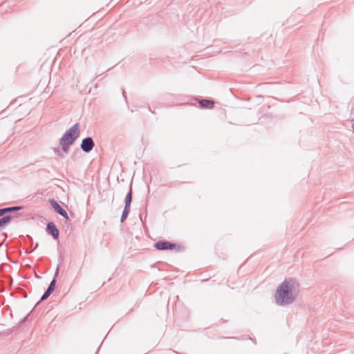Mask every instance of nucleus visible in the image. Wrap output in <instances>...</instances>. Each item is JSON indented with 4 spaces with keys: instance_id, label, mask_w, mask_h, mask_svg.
I'll return each instance as SVG.
<instances>
[{
    "instance_id": "1",
    "label": "nucleus",
    "mask_w": 354,
    "mask_h": 354,
    "mask_svg": "<svg viewBox=\"0 0 354 354\" xmlns=\"http://www.w3.org/2000/svg\"><path fill=\"white\" fill-rule=\"evenodd\" d=\"M297 295V284L292 279L285 280L277 289L275 301L279 306L294 302Z\"/></svg>"
},
{
    "instance_id": "2",
    "label": "nucleus",
    "mask_w": 354,
    "mask_h": 354,
    "mask_svg": "<svg viewBox=\"0 0 354 354\" xmlns=\"http://www.w3.org/2000/svg\"><path fill=\"white\" fill-rule=\"evenodd\" d=\"M80 131L79 123H75L64 133L59 140V145L62 147V150L66 153H68L70 146L73 145L75 141L80 136Z\"/></svg>"
},
{
    "instance_id": "3",
    "label": "nucleus",
    "mask_w": 354,
    "mask_h": 354,
    "mask_svg": "<svg viewBox=\"0 0 354 354\" xmlns=\"http://www.w3.org/2000/svg\"><path fill=\"white\" fill-rule=\"evenodd\" d=\"M58 272H59V266L57 267L54 279L51 281L47 290L45 291V292L41 296L40 301L46 300L50 295V294L54 291L55 288V284H56L55 277L57 276Z\"/></svg>"
},
{
    "instance_id": "4",
    "label": "nucleus",
    "mask_w": 354,
    "mask_h": 354,
    "mask_svg": "<svg viewBox=\"0 0 354 354\" xmlns=\"http://www.w3.org/2000/svg\"><path fill=\"white\" fill-rule=\"evenodd\" d=\"M95 147V143L91 137H86L83 139L80 145L82 150L86 153L91 151Z\"/></svg>"
},
{
    "instance_id": "5",
    "label": "nucleus",
    "mask_w": 354,
    "mask_h": 354,
    "mask_svg": "<svg viewBox=\"0 0 354 354\" xmlns=\"http://www.w3.org/2000/svg\"><path fill=\"white\" fill-rule=\"evenodd\" d=\"M156 249L159 250H173L176 248V245L169 241H158L154 244Z\"/></svg>"
},
{
    "instance_id": "6",
    "label": "nucleus",
    "mask_w": 354,
    "mask_h": 354,
    "mask_svg": "<svg viewBox=\"0 0 354 354\" xmlns=\"http://www.w3.org/2000/svg\"><path fill=\"white\" fill-rule=\"evenodd\" d=\"M46 231L51 234L55 239H58L59 230L54 223L50 222L47 224Z\"/></svg>"
},
{
    "instance_id": "7",
    "label": "nucleus",
    "mask_w": 354,
    "mask_h": 354,
    "mask_svg": "<svg viewBox=\"0 0 354 354\" xmlns=\"http://www.w3.org/2000/svg\"><path fill=\"white\" fill-rule=\"evenodd\" d=\"M50 203L57 213H63L64 209L57 203L55 199H50Z\"/></svg>"
},
{
    "instance_id": "8",
    "label": "nucleus",
    "mask_w": 354,
    "mask_h": 354,
    "mask_svg": "<svg viewBox=\"0 0 354 354\" xmlns=\"http://www.w3.org/2000/svg\"><path fill=\"white\" fill-rule=\"evenodd\" d=\"M14 217L10 215H6L0 218V230L4 227V226L10 222Z\"/></svg>"
},
{
    "instance_id": "9",
    "label": "nucleus",
    "mask_w": 354,
    "mask_h": 354,
    "mask_svg": "<svg viewBox=\"0 0 354 354\" xmlns=\"http://www.w3.org/2000/svg\"><path fill=\"white\" fill-rule=\"evenodd\" d=\"M132 201V189L131 186L130 187V189L129 192L127 193L126 197H125V206L124 207L130 208L131 203Z\"/></svg>"
},
{
    "instance_id": "10",
    "label": "nucleus",
    "mask_w": 354,
    "mask_h": 354,
    "mask_svg": "<svg viewBox=\"0 0 354 354\" xmlns=\"http://www.w3.org/2000/svg\"><path fill=\"white\" fill-rule=\"evenodd\" d=\"M214 104V101L207 99H203L200 102V105L203 108H212Z\"/></svg>"
},
{
    "instance_id": "11",
    "label": "nucleus",
    "mask_w": 354,
    "mask_h": 354,
    "mask_svg": "<svg viewBox=\"0 0 354 354\" xmlns=\"http://www.w3.org/2000/svg\"><path fill=\"white\" fill-rule=\"evenodd\" d=\"M21 209H23L22 206H14V207H6V208H4V210H5V213H8V212L18 211Z\"/></svg>"
},
{
    "instance_id": "12",
    "label": "nucleus",
    "mask_w": 354,
    "mask_h": 354,
    "mask_svg": "<svg viewBox=\"0 0 354 354\" xmlns=\"http://www.w3.org/2000/svg\"><path fill=\"white\" fill-rule=\"evenodd\" d=\"M129 212H130V208H127V207H124V210L122 212V216H121V222H124V220L127 218L129 214Z\"/></svg>"
},
{
    "instance_id": "13",
    "label": "nucleus",
    "mask_w": 354,
    "mask_h": 354,
    "mask_svg": "<svg viewBox=\"0 0 354 354\" xmlns=\"http://www.w3.org/2000/svg\"><path fill=\"white\" fill-rule=\"evenodd\" d=\"M59 214L62 215L66 219H68V214L65 210H64L63 213H60Z\"/></svg>"
},
{
    "instance_id": "14",
    "label": "nucleus",
    "mask_w": 354,
    "mask_h": 354,
    "mask_svg": "<svg viewBox=\"0 0 354 354\" xmlns=\"http://www.w3.org/2000/svg\"><path fill=\"white\" fill-rule=\"evenodd\" d=\"M5 213L4 208L0 209V216H3Z\"/></svg>"
},
{
    "instance_id": "15",
    "label": "nucleus",
    "mask_w": 354,
    "mask_h": 354,
    "mask_svg": "<svg viewBox=\"0 0 354 354\" xmlns=\"http://www.w3.org/2000/svg\"><path fill=\"white\" fill-rule=\"evenodd\" d=\"M54 151H55V153H59V149H56V148H55V149H54Z\"/></svg>"
},
{
    "instance_id": "16",
    "label": "nucleus",
    "mask_w": 354,
    "mask_h": 354,
    "mask_svg": "<svg viewBox=\"0 0 354 354\" xmlns=\"http://www.w3.org/2000/svg\"><path fill=\"white\" fill-rule=\"evenodd\" d=\"M122 94H123V96L124 97L125 99H127L126 96H125V91H124V89L122 90Z\"/></svg>"
},
{
    "instance_id": "17",
    "label": "nucleus",
    "mask_w": 354,
    "mask_h": 354,
    "mask_svg": "<svg viewBox=\"0 0 354 354\" xmlns=\"http://www.w3.org/2000/svg\"><path fill=\"white\" fill-rule=\"evenodd\" d=\"M352 129H353V133H354V124H352Z\"/></svg>"
}]
</instances>
